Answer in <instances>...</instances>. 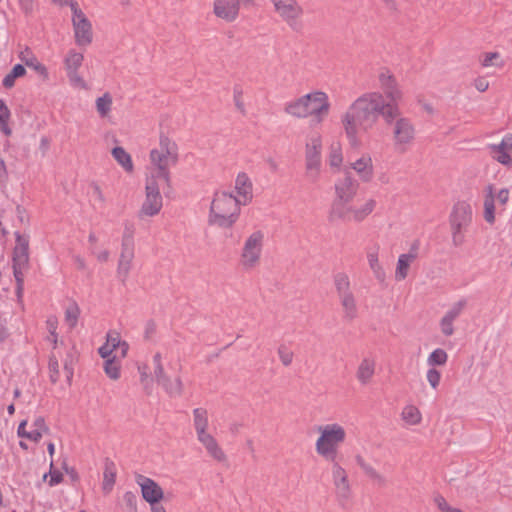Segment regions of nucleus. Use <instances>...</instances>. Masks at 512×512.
I'll use <instances>...</instances> for the list:
<instances>
[{"mask_svg":"<svg viewBox=\"0 0 512 512\" xmlns=\"http://www.w3.org/2000/svg\"><path fill=\"white\" fill-rule=\"evenodd\" d=\"M401 115L398 105L385 103V98L380 92L365 93L358 97L341 117L345 134L352 147L359 146V131H368L382 116L387 125Z\"/></svg>","mask_w":512,"mask_h":512,"instance_id":"nucleus-1","label":"nucleus"},{"mask_svg":"<svg viewBox=\"0 0 512 512\" xmlns=\"http://www.w3.org/2000/svg\"><path fill=\"white\" fill-rule=\"evenodd\" d=\"M241 206V202L232 193L215 192L208 215L209 225L231 228L240 216Z\"/></svg>","mask_w":512,"mask_h":512,"instance_id":"nucleus-2","label":"nucleus"},{"mask_svg":"<svg viewBox=\"0 0 512 512\" xmlns=\"http://www.w3.org/2000/svg\"><path fill=\"white\" fill-rule=\"evenodd\" d=\"M15 246L12 252V268L16 282L15 294L18 301H22L24 294V277L29 269V236L19 231L14 233Z\"/></svg>","mask_w":512,"mask_h":512,"instance_id":"nucleus-3","label":"nucleus"},{"mask_svg":"<svg viewBox=\"0 0 512 512\" xmlns=\"http://www.w3.org/2000/svg\"><path fill=\"white\" fill-rule=\"evenodd\" d=\"M376 204V201L372 198L367 199L360 206H355L351 202H332L328 218L331 222L339 220L345 223H360L374 211Z\"/></svg>","mask_w":512,"mask_h":512,"instance_id":"nucleus-4","label":"nucleus"},{"mask_svg":"<svg viewBox=\"0 0 512 512\" xmlns=\"http://www.w3.org/2000/svg\"><path fill=\"white\" fill-rule=\"evenodd\" d=\"M320 437L316 441L317 453L326 460L334 462L337 456V447L344 442L346 432L339 424H328L319 427Z\"/></svg>","mask_w":512,"mask_h":512,"instance_id":"nucleus-5","label":"nucleus"},{"mask_svg":"<svg viewBox=\"0 0 512 512\" xmlns=\"http://www.w3.org/2000/svg\"><path fill=\"white\" fill-rule=\"evenodd\" d=\"M134 224L126 221L121 241V253L117 265V277L126 285L134 259Z\"/></svg>","mask_w":512,"mask_h":512,"instance_id":"nucleus-6","label":"nucleus"},{"mask_svg":"<svg viewBox=\"0 0 512 512\" xmlns=\"http://www.w3.org/2000/svg\"><path fill=\"white\" fill-rule=\"evenodd\" d=\"M274 11L294 32H301L303 26L300 19L304 14V9L298 0H270Z\"/></svg>","mask_w":512,"mask_h":512,"instance_id":"nucleus-7","label":"nucleus"},{"mask_svg":"<svg viewBox=\"0 0 512 512\" xmlns=\"http://www.w3.org/2000/svg\"><path fill=\"white\" fill-rule=\"evenodd\" d=\"M322 140L320 136H314L306 144L305 165L306 175L310 182L315 183L319 179L321 168Z\"/></svg>","mask_w":512,"mask_h":512,"instance_id":"nucleus-8","label":"nucleus"},{"mask_svg":"<svg viewBox=\"0 0 512 512\" xmlns=\"http://www.w3.org/2000/svg\"><path fill=\"white\" fill-rule=\"evenodd\" d=\"M264 243V233L260 230L254 231L245 241L241 262L245 268H253L259 261Z\"/></svg>","mask_w":512,"mask_h":512,"instance_id":"nucleus-9","label":"nucleus"},{"mask_svg":"<svg viewBox=\"0 0 512 512\" xmlns=\"http://www.w3.org/2000/svg\"><path fill=\"white\" fill-rule=\"evenodd\" d=\"M84 61V55L71 49L64 57L63 64L67 78L72 87L77 89H87V83L79 74V69Z\"/></svg>","mask_w":512,"mask_h":512,"instance_id":"nucleus-10","label":"nucleus"},{"mask_svg":"<svg viewBox=\"0 0 512 512\" xmlns=\"http://www.w3.org/2000/svg\"><path fill=\"white\" fill-rule=\"evenodd\" d=\"M74 6L71 5L75 42L78 46L85 47L90 45L93 39L92 24L83 11Z\"/></svg>","mask_w":512,"mask_h":512,"instance_id":"nucleus-11","label":"nucleus"},{"mask_svg":"<svg viewBox=\"0 0 512 512\" xmlns=\"http://www.w3.org/2000/svg\"><path fill=\"white\" fill-rule=\"evenodd\" d=\"M359 186V182L352 177L351 173L346 172L343 177L335 181V198L332 202H352L357 195Z\"/></svg>","mask_w":512,"mask_h":512,"instance_id":"nucleus-12","label":"nucleus"},{"mask_svg":"<svg viewBox=\"0 0 512 512\" xmlns=\"http://www.w3.org/2000/svg\"><path fill=\"white\" fill-rule=\"evenodd\" d=\"M473 219V210L469 202L465 200L457 201L450 212V228H459L467 230Z\"/></svg>","mask_w":512,"mask_h":512,"instance_id":"nucleus-13","label":"nucleus"},{"mask_svg":"<svg viewBox=\"0 0 512 512\" xmlns=\"http://www.w3.org/2000/svg\"><path fill=\"white\" fill-rule=\"evenodd\" d=\"M332 463V479L335 486L336 497L340 505L344 506L351 496L348 476L345 469L336 460Z\"/></svg>","mask_w":512,"mask_h":512,"instance_id":"nucleus-14","label":"nucleus"},{"mask_svg":"<svg viewBox=\"0 0 512 512\" xmlns=\"http://www.w3.org/2000/svg\"><path fill=\"white\" fill-rule=\"evenodd\" d=\"M135 481L141 488L143 499L150 505L157 504L163 499V490L153 479L142 474H136Z\"/></svg>","mask_w":512,"mask_h":512,"instance_id":"nucleus-15","label":"nucleus"},{"mask_svg":"<svg viewBox=\"0 0 512 512\" xmlns=\"http://www.w3.org/2000/svg\"><path fill=\"white\" fill-rule=\"evenodd\" d=\"M307 95L311 98L310 101H307V108H310L311 111L310 116H313L317 123H321L330 110L329 97L320 90L313 91Z\"/></svg>","mask_w":512,"mask_h":512,"instance_id":"nucleus-16","label":"nucleus"},{"mask_svg":"<svg viewBox=\"0 0 512 512\" xmlns=\"http://www.w3.org/2000/svg\"><path fill=\"white\" fill-rule=\"evenodd\" d=\"M393 140L395 145H406L413 141L415 128L411 120L400 115L393 121Z\"/></svg>","mask_w":512,"mask_h":512,"instance_id":"nucleus-17","label":"nucleus"},{"mask_svg":"<svg viewBox=\"0 0 512 512\" xmlns=\"http://www.w3.org/2000/svg\"><path fill=\"white\" fill-rule=\"evenodd\" d=\"M379 84L383 90L387 101L385 103H393L398 105V101L402 97V92L398 87L395 77L390 73L389 70L384 69L379 73L378 76Z\"/></svg>","mask_w":512,"mask_h":512,"instance_id":"nucleus-18","label":"nucleus"},{"mask_svg":"<svg viewBox=\"0 0 512 512\" xmlns=\"http://www.w3.org/2000/svg\"><path fill=\"white\" fill-rule=\"evenodd\" d=\"M487 148L494 160L504 166L512 165V134H506L499 144H489Z\"/></svg>","mask_w":512,"mask_h":512,"instance_id":"nucleus-19","label":"nucleus"},{"mask_svg":"<svg viewBox=\"0 0 512 512\" xmlns=\"http://www.w3.org/2000/svg\"><path fill=\"white\" fill-rule=\"evenodd\" d=\"M240 0H215L213 4V13L216 17L233 22L239 16Z\"/></svg>","mask_w":512,"mask_h":512,"instance_id":"nucleus-20","label":"nucleus"},{"mask_svg":"<svg viewBox=\"0 0 512 512\" xmlns=\"http://www.w3.org/2000/svg\"><path fill=\"white\" fill-rule=\"evenodd\" d=\"M150 159L152 164L156 167L157 176L163 179V182L170 187V171L169 163L171 162L170 155L160 152L158 149H153L150 152Z\"/></svg>","mask_w":512,"mask_h":512,"instance_id":"nucleus-21","label":"nucleus"},{"mask_svg":"<svg viewBox=\"0 0 512 512\" xmlns=\"http://www.w3.org/2000/svg\"><path fill=\"white\" fill-rule=\"evenodd\" d=\"M236 198L243 206L248 205L253 199V185L249 176L245 172L237 175L235 180Z\"/></svg>","mask_w":512,"mask_h":512,"instance_id":"nucleus-22","label":"nucleus"},{"mask_svg":"<svg viewBox=\"0 0 512 512\" xmlns=\"http://www.w3.org/2000/svg\"><path fill=\"white\" fill-rule=\"evenodd\" d=\"M18 57L27 67L33 69L43 81H47L49 79L47 67L37 59L30 48L26 47L19 53Z\"/></svg>","mask_w":512,"mask_h":512,"instance_id":"nucleus-23","label":"nucleus"},{"mask_svg":"<svg viewBox=\"0 0 512 512\" xmlns=\"http://www.w3.org/2000/svg\"><path fill=\"white\" fill-rule=\"evenodd\" d=\"M379 250H380L379 245L377 243H375L366 249V256H367V261H368L369 267H370L371 271L373 272L375 279L379 283H384L386 280V273H385V270L383 269L382 265L379 262Z\"/></svg>","mask_w":512,"mask_h":512,"instance_id":"nucleus-24","label":"nucleus"},{"mask_svg":"<svg viewBox=\"0 0 512 512\" xmlns=\"http://www.w3.org/2000/svg\"><path fill=\"white\" fill-rule=\"evenodd\" d=\"M351 168L358 174L362 182L368 183L373 179L374 168L372 158L369 154H364L355 162L351 163Z\"/></svg>","mask_w":512,"mask_h":512,"instance_id":"nucleus-25","label":"nucleus"},{"mask_svg":"<svg viewBox=\"0 0 512 512\" xmlns=\"http://www.w3.org/2000/svg\"><path fill=\"white\" fill-rule=\"evenodd\" d=\"M163 206V199L161 194L145 193V200L142 203L139 211V217L143 216L153 217L159 214Z\"/></svg>","mask_w":512,"mask_h":512,"instance_id":"nucleus-26","label":"nucleus"},{"mask_svg":"<svg viewBox=\"0 0 512 512\" xmlns=\"http://www.w3.org/2000/svg\"><path fill=\"white\" fill-rule=\"evenodd\" d=\"M310 100L309 95L291 100L285 104L284 111L296 118H307L311 114L310 108H307V101Z\"/></svg>","mask_w":512,"mask_h":512,"instance_id":"nucleus-27","label":"nucleus"},{"mask_svg":"<svg viewBox=\"0 0 512 512\" xmlns=\"http://www.w3.org/2000/svg\"><path fill=\"white\" fill-rule=\"evenodd\" d=\"M198 441L205 447L207 453L216 461L223 462L226 460V455L222 448L218 445L216 439L210 434L205 433L197 436Z\"/></svg>","mask_w":512,"mask_h":512,"instance_id":"nucleus-28","label":"nucleus"},{"mask_svg":"<svg viewBox=\"0 0 512 512\" xmlns=\"http://www.w3.org/2000/svg\"><path fill=\"white\" fill-rule=\"evenodd\" d=\"M117 476V468L115 463L106 458L104 460V472H103V482H102V490L105 494L110 493L113 490V487L116 482Z\"/></svg>","mask_w":512,"mask_h":512,"instance_id":"nucleus-29","label":"nucleus"},{"mask_svg":"<svg viewBox=\"0 0 512 512\" xmlns=\"http://www.w3.org/2000/svg\"><path fill=\"white\" fill-rule=\"evenodd\" d=\"M341 306L343 308V318L352 321L357 317L358 308L354 293H349L339 297Z\"/></svg>","mask_w":512,"mask_h":512,"instance_id":"nucleus-30","label":"nucleus"},{"mask_svg":"<svg viewBox=\"0 0 512 512\" xmlns=\"http://www.w3.org/2000/svg\"><path fill=\"white\" fill-rule=\"evenodd\" d=\"M375 372V361L369 358H364L358 369H357V379L363 385L367 384L371 378L373 377Z\"/></svg>","mask_w":512,"mask_h":512,"instance_id":"nucleus-31","label":"nucleus"},{"mask_svg":"<svg viewBox=\"0 0 512 512\" xmlns=\"http://www.w3.org/2000/svg\"><path fill=\"white\" fill-rule=\"evenodd\" d=\"M333 283L338 297L353 292L349 276L345 272H338L334 274Z\"/></svg>","mask_w":512,"mask_h":512,"instance_id":"nucleus-32","label":"nucleus"},{"mask_svg":"<svg viewBox=\"0 0 512 512\" xmlns=\"http://www.w3.org/2000/svg\"><path fill=\"white\" fill-rule=\"evenodd\" d=\"M194 427L197 436L208 433V413L204 408H195L193 410Z\"/></svg>","mask_w":512,"mask_h":512,"instance_id":"nucleus-33","label":"nucleus"},{"mask_svg":"<svg viewBox=\"0 0 512 512\" xmlns=\"http://www.w3.org/2000/svg\"><path fill=\"white\" fill-rule=\"evenodd\" d=\"M487 190L488 192L484 199V219L489 224H493L495 222V199L493 186L489 185Z\"/></svg>","mask_w":512,"mask_h":512,"instance_id":"nucleus-34","label":"nucleus"},{"mask_svg":"<svg viewBox=\"0 0 512 512\" xmlns=\"http://www.w3.org/2000/svg\"><path fill=\"white\" fill-rule=\"evenodd\" d=\"M413 261V255L401 254L398 257L397 267L395 271L396 280L402 281L407 277L410 264Z\"/></svg>","mask_w":512,"mask_h":512,"instance_id":"nucleus-35","label":"nucleus"},{"mask_svg":"<svg viewBox=\"0 0 512 512\" xmlns=\"http://www.w3.org/2000/svg\"><path fill=\"white\" fill-rule=\"evenodd\" d=\"M159 145V151L170 155L171 164L175 165L178 161L177 145L165 135L160 136Z\"/></svg>","mask_w":512,"mask_h":512,"instance_id":"nucleus-36","label":"nucleus"},{"mask_svg":"<svg viewBox=\"0 0 512 512\" xmlns=\"http://www.w3.org/2000/svg\"><path fill=\"white\" fill-rule=\"evenodd\" d=\"M26 74V69L22 64H16L11 71L6 74L2 80V85L6 89H10L15 85L17 78L23 77Z\"/></svg>","mask_w":512,"mask_h":512,"instance_id":"nucleus-37","label":"nucleus"},{"mask_svg":"<svg viewBox=\"0 0 512 512\" xmlns=\"http://www.w3.org/2000/svg\"><path fill=\"white\" fill-rule=\"evenodd\" d=\"M114 159L127 171L133 170V163L131 156L125 151L123 147L117 146L112 149Z\"/></svg>","mask_w":512,"mask_h":512,"instance_id":"nucleus-38","label":"nucleus"},{"mask_svg":"<svg viewBox=\"0 0 512 512\" xmlns=\"http://www.w3.org/2000/svg\"><path fill=\"white\" fill-rule=\"evenodd\" d=\"M159 384L163 386L170 397H179L182 395L183 383L180 377H177L174 381H171V379L167 376V380H163Z\"/></svg>","mask_w":512,"mask_h":512,"instance_id":"nucleus-39","label":"nucleus"},{"mask_svg":"<svg viewBox=\"0 0 512 512\" xmlns=\"http://www.w3.org/2000/svg\"><path fill=\"white\" fill-rule=\"evenodd\" d=\"M112 97L106 92L96 99V109L101 117H105L111 110Z\"/></svg>","mask_w":512,"mask_h":512,"instance_id":"nucleus-40","label":"nucleus"},{"mask_svg":"<svg viewBox=\"0 0 512 512\" xmlns=\"http://www.w3.org/2000/svg\"><path fill=\"white\" fill-rule=\"evenodd\" d=\"M501 58L500 53L498 52H487L484 53L480 59L482 67H490V66H496L499 68H502L504 66V61L499 60Z\"/></svg>","mask_w":512,"mask_h":512,"instance_id":"nucleus-41","label":"nucleus"},{"mask_svg":"<svg viewBox=\"0 0 512 512\" xmlns=\"http://www.w3.org/2000/svg\"><path fill=\"white\" fill-rule=\"evenodd\" d=\"M104 371L106 375L112 380H117L120 378V364L115 360V356L108 358L105 361Z\"/></svg>","mask_w":512,"mask_h":512,"instance_id":"nucleus-42","label":"nucleus"},{"mask_svg":"<svg viewBox=\"0 0 512 512\" xmlns=\"http://www.w3.org/2000/svg\"><path fill=\"white\" fill-rule=\"evenodd\" d=\"M448 360V355L445 350L437 348L431 352L427 359V363L430 366L444 365Z\"/></svg>","mask_w":512,"mask_h":512,"instance_id":"nucleus-43","label":"nucleus"},{"mask_svg":"<svg viewBox=\"0 0 512 512\" xmlns=\"http://www.w3.org/2000/svg\"><path fill=\"white\" fill-rule=\"evenodd\" d=\"M79 315H80V309L76 303H73L69 307L66 308L65 320L70 328L76 327Z\"/></svg>","mask_w":512,"mask_h":512,"instance_id":"nucleus-44","label":"nucleus"},{"mask_svg":"<svg viewBox=\"0 0 512 512\" xmlns=\"http://www.w3.org/2000/svg\"><path fill=\"white\" fill-rule=\"evenodd\" d=\"M123 512H137V496L132 491H126L123 495Z\"/></svg>","mask_w":512,"mask_h":512,"instance_id":"nucleus-45","label":"nucleus"},{"mask_svg":"<svg viewBox=\"0 0 512 512\" xmlns=\"http://www.w3.org/2000/svg\"><path fill=\"white\" fill-rule=\"evenodd\" d=\"M49 378L51 383L55 384L60 378L59 362L55 355L49 357L48 362Z\"/></svg>","mask_w":512,"mask_h":512,"instance_id":"nucleus-46","label":"nucleus"},{"mask_svg":"<svg viewBox=\"0 0 512 512\" xmlns=\"http://www.w3.org/2000/svg\"><path fill=\"white\" fill-rule=\"evenodd\" d=\"M159 181H163V179L157 176V172L152 173L151 176L146 179L145 192L161 194Z\"/></svg>","mask_w":512,"mask_h":512,"instance_id":"nucleus-47","label":"nucleus"},{"mask_svg":"<svg viewBox=\"0 0 512 512\" xmlns=\"http://www.w3.org/2000/svg\"><path fill=\"white\" fill-rule=\"evenodd\" d=\"M466 305H467V300L465 298H462L459 301H457L456 303H454L452 305V307L445 313L444 316H446L449 319L454 321L456 318H458L460 316V314L462 313V311L466 307Z\"/></svg>","mask_w":512,"mask_h":512,"instance_id":"nucleus-48","label":"nucleus"},{"mask_svg":"<svg viewBox=\"0 0 512 512\" xmlns=\"http://www.w3.org/2000/svg\"><path fill=\"white\" fill-rule=\"evenodd\" d=\"M403 418L411 424H418L421 421L419 410L414 406H407L403 410Z\"/></svg>","mask_w":512,"mask_h":512,"instance_id":"nucleus-49","label":"nucleus"},{"mask_svg":"<svg viewBox=\"0 0 512 512\" xmlns=\"http://www.w3.org/2000/svg\"><path fill=\"white\" fill-rule=\"evenodd\" d=\"M278 355L284 366H289L293 361V352L290 351L285 345L279 346Z\"/></svg>","mask_w":512,"mask_h":512,"instance_id":"nucleus-50","label":"nucleus"},{"mask_svg":"<svg viewBox=\"0 0 512 512\" xmlns=\"http://www.w3.org/2000/svg\"><path fill=\"white\" fill-rule=\"evenodd\" d=\"M426 377L431 387L437 389L440 384L441 373L435 368H430L427 371Z\"/></svg>","mask_w":512,"mask_h":512,"instance_id":"nucleus-51","label":"nucleus"},{"mask_svg":"<svg viewBox=\"0 0 512 512\" xmlns=\"http://www.w3.org/2000/svg\"><path fill=\"white\" fill-rule=\"evenodd\" d=\"M452 236V244L455 247H460L465 242L464 229L450 228Z\"/></svg>","mask_w":512,"mask_h":512,"instance_id":"nucleus-52","label":"nucleus"},{"mask_svg":"<svg viewBox=\"0 0 512 512\" xmlns=\"http://www.w3.org/2000/svg\"><path fill=\"white\" fill-rule=\"evenodd\" d=\"M453 320L449 319L446 316H443L440 320V329L443 335L451 336L454 333Z\"/></svg>","mask_w":512,"mask_h":512,"instance_id":"nucleus-53","label":"nucleus"},{"mask_svg":"<svg viewBox=\"0 0 512 512\" xmlns=\"http://www.w3.org/2000/svg\"><path fill=\"white\" fill-rule=\"evenodd\" d=\"M438 509L442 512H459L460 509L451 507L442 495H437L434 499Z\"/></svg>","mask_w":512,"mask_h":512,"instance_id":"nucleus-54","label":"nucleus"},{"mask_svg":"<svg viewBox=\"0 0 512 512\" xmlns=\"http://www.w3.org/2000/svg\"><path fill=\"white\" fill-rule=\"evenodd\" d=\"M242 94H243V92H242L241 87L239 85L234 86L233 98H234L235 106L242 114H245V106L242 101Z\"/></svg>","mask_w":512,"mask_h":512,"instance_id":"nucleus-55","label":"nucleus"},{"mask_svg":"<svg viewBox=\"0 0 512 512\" xmlns=\"http://www.w3.org/2000/svg\"><path fill=\"white\" fill-rule=\"evenodd\" d=\"M361 469L371 479L376 480L379 483H383L384 482V478L371 465L366 463V465L363 468H361Z\"/></svg>","mask_w":512,"mask_h":512,"instance_id":"nucleus-56","label":"nucleus"},{"mask_svg":"<svg viewBox=\"0 0 512 512\" xmlns=\"http://www.w3.org/2000/svg\"><path fill=\"white\" fill-rule=\"evenodd\" d=\"M19 7L21 11L29 16L33 13L34 10V0H18Z\"/></svg>","mask_w":512,"mask_h":512,"instance_id":"nucleus-57","label":"nucleus"},{"mask_svg":"<svg viewBox=\"0 0 512 512\" xmlns=\"http://www.w3.org/2000/svg\"><path fill=\"white\" fill-rule=\"evenodd\" d=\"M106 342L110 343V346L115 350L116 348L120 347L123 341L120 340L119 334L117 332H108Z\"/></svg>","mask_w":512,"mask_h":512,"instance_id":"nucleus-58","label":"nucleus"},{"mask_svg":"<svg viewBox=\"0 0 512 512\" xmlns=\"http://www.w3.org/2000/svg\"><path fill=\"white\" fill-rule=\"evenodd\" d=\"M11 112L3 99H0V122H9Z\"/></svg>","mask_w":512,"mask_h":512,"instance_id":"nucleus-59","label":"nucleus"},{"mask_svg":"<svg viewBox=\"0 0 512 512\" xmlns=\"http://www.w3.org/2000/svg\"><path fill=\"white\" fill-rule=\"evenodd\" d=\"M156 333V323L154 320H148L145 324L144 338L150 339Z\"/></svg>","mask_w":512,"mask_h":512,"instance_id":"nucleus-60","label":"nucleus"},{"mask_svg":"<svg viewBox=\"0 0 512 512\" xmlns=\"http://www.w3.org/2000/svg\"><path fill=\"white\" fill-rule=\"evenodd\" d=\"M33 427L43 433L49 432V427L46 425L45 419L42 416H39L34 420Z\"/></svg>","mask_w":512,"mask_h":512,"instance_id":"nucleus-61","label":"nucleus"},{"mask_svg":"<svg viewBox=\"0 0 512 512\" xmlns=\"http://www.w3.org/2000/svg\"><path fill=\"white\" fill-rule=\"evenodd\" d=\"M114 351L113 347L110 346V343L105 342L102 346L99 347L98 353L99 355L104 358L108 359L110 358L112 352Z\"/></svg>","mask_w":512,"mask_h":512,"instance_id":"nucleus-62","label":"nucleus"},{"mask_svg":"<svg viewBox=\"0 0 512 512\" xmlns=\"http://www.w3.org/2000/svg\"><path fill=\"white\" fill-rule=\"evenodd\" d=\"M73 359L71 355H68L67 359L64 361V370L66 372L67 380L70 382L73 377Z\"/></svg>","mask_w":512,"mask_h":512,"instance_id":"nucleus-63","label":"nucleus"},{"mask_svg":"<svg viewBox=\"0 0 512 512\" xmlns=\"http://www.w3.org/2000/svg\"><path fill=\"white\" fill-rule=\"evenodd\" d=\"M342 163V154L340 151H332L330 154V165L332 167H339Z\"/></svg>","mask_w":512,"mask_h":512,"instance_id":"nucleus-64","label":"nucleus"}]
</instances>
